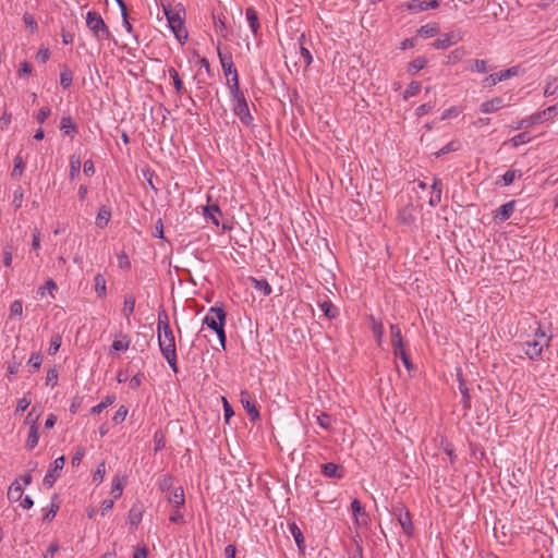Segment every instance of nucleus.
I'll return each mask as SVG.
<instances>
[{
  "label": "nucleus",
  "mask_w": 558,
  "mask_h": 558,
  "mask_svg": "<svg viewBox=\"0 0 558 558\" xmlns=\"http://www.w3.org/2000/svg\"><path fill=\"white\" fill-rule=\"evenodd\" d=\"M170 29L174 34L175 38L180 43H184L187 39V32L184 27V20L181 19L180 21H177L173 25L170 26Z\"/></svg>",
  "instance_id": "c85d7f7f"
},
{
  "label": "nucleus",
  "mask_w": 558,
  "mask_h": 558,
  "mask_svg": "<svg viewBox=\"0 0 558 558\" xmlns=\"http://www.w3.org/2000/svg\"><path fill=\"white\" fill-rule=\"evenodd\" d=\"M558 90V78L554 77L550 81L547 82L545 88H544V95L546 97H550L555 95Z\"/></svg>",
  "instance_id": "4d7b16f0"
},
{
  "label": "nucleus",
  "mask_w": 558,
  "mask_h": 558,
  "mask_svg": "<svg viewBox=\"0 0 558 558\" xmlns=\"http://www.w3.org/2000/svg\"><path fill=\"white\" fill-rule=\"evenodd\" d=\"M24 167H25V163L23 161V158L17 156L15 159H14V168L12 170V178H17V177H21L23 171H24Z\"/></svg>",
  "instance_id": "bf43d9fd"
},
{
  "label": "nucleus",
  "mask_w": 558,
  "mask_h": 558,
  "mask_svg": "<svg viewBox=\"0 0 558 558\" xmlns=\"http://www.w3.org/2000/svg\"><path fill=\"white\" fill-rule=\"evenodd\" d=\"M519 72H520V68L519 66H511V68H509L507 70L499 71L497 73H493V74L486 76L483 80V86L484 87H492V86L496 85L499 82H502L505 80H508V78H510L512 76L518 75Z\"/></svg>",
  "instance_id": "0eeeda50"
},
{
  "label": "nucleus",
  "mask_w": 558,
  "mask_h": 558,
  "mask_svg": "<svg viewBox=\"0 0 558 558\" xmlns=\"http://www.w3.org/2000/svg\"><path fill=\"white\" fill-rule=\"evenodd\" d=\"M289 530L296 543L298 548L300 550H303L304 549V536H303L301 529L296 525V523L292 522L289 524Z\"/></svg>",
  "instance_id": "e433bc0d"
},
{
  "label": "nucleus",
  "mask_w": 558,
  "mask_h": 558,
  "mask_svg": "<svg viewBox=\"0 0 558 558\" xmlns=\"http://www.w3.org/2000/svg\"><path fill=\"white\" fill-rule=\"evenodd\" d=\"M58 371L56 367H51L47 371L46 375V385H51L54 387L58 383Z\"/></svg>",
  "instance_id": "338daca9"
},
{
  "label": "nucleus",
  "mask_w": 558,
  "mask_h": 558,
  "mask_svg": "<svg viewBox=\"0 0 558 558\" xmlns=\"http://www.w3.org/2000/svg\"><path fill=\"white\" fill-rule=\"evenodd\" d=\"M144 513L142 504H134L129 511V522L132 527H137L141 523Z\"/></svg>",
  "instance_id": "f3484780"
},
{
  "label": "nucleus",
  "mask_w": 558,
  "mask_h": 558,
  "mask_svg": "<svg viewBox=\"0 0 558 558\" xmlns=\"http://www.w3.org/2000/svg\"><path fill=\"white\" fill-rule=\"evenodd\" d=\"M162 11L167 17L169 27L177 23V21L183 19L182 14L185 15V10L180 4L175 9L171 8L170 4H162Z\"/></svg>",
  "instance_id": "f8f14e48"
},
{
  "label": "nucleus",
  "mask_w": 558,
  "mask_h": 558,
  "mask_svg": "<svg viewBox=\"0 0 558 558\" xmlns=\"http://www.w3.org/2000/svg\"><path fill=\"white\" fill-rule=\"evenodd\" d=\"M468 63H469V70L471 72L486 73V72L493 70V66H489L488 62L486 60L471 59L468 61Z\"/></svg>",
  "instance_id": "bb28decb"
},
{
  "label": "nucleus",
  "mask_w": 558,
  "mask_h": 558,
  "mask_svg": "<svg viewBox=\"0 0 558 558\" xmlns=\"http://www.w3.org/2000/svg\"><path fill=\"white\" fill-rule=\"evenodd\" d=\"M319 307L324 315L329 319H335L339 315L338 308L330 301L319 303Z\"/></svg>",
  "instance_id": "c9c22d12"
},
{
  "label": "nucleus",
  "mask_w": 558,
  "mask_h": 558,
  "mask_svg": "<svg viewBox=\"0 0 558 558\" xmlns=\"http://www.w3.org/2000/svg\"><path fill=\"white\" fill-rule=\"evenodd\" d=\"M402 7L407 8V10L411 13L425 11L424 1L421 0L407 1L402 4Z\"/></svg>",
  "instance_id": "de8ad7c7"
},
{
  "label": "nucleus",
  "mask_w": 558,
  "mask_h": 558,
  "mask_svg": "<svg viewBox=\"0 0 558 558\" xmlns=\"http://www.w3.org/2000/svg\"><path fill=\"white\" fill-rule=\"evenodd\" d=\"M232 110L244 125L248 126L252 123L253 117L250 113L247 101L233 104Z\"/></svg>",
  "instance_id": "ddd939ff"
},
{
  "label": "nucleus",
  "mask_w": 558,
  "mask_h": 558,
  "mask_svg": "<svg viewBox=\"0 0 558 558\" xmlns=\"http://www.w3.org/2000/svg\"><path fill=\"white\" fill-rule=\"evenodd\" d=\"M123 340H114L111 344L112 350L114 351H124L130 347V340L126 335H122Z\"/></svg>",
  "instance_id": "13d9d810"
},
{
  "label": "nucleus",
  "mask_w": 558,
  "mask_h": 558,
  "mask_svg": "<svg viewBox=\"0 0 558 558\" xmlns=\"http://www.w3.org/2000/svg\"><path fill=\"white\" fill-rule=\"evenodd\" d=\"M158 345L160 352H174L175 349V338L174 333L169 325V317L165 308H160L158 312Z\"/></svg>",
  "instance_id": "f03ea898"
},
{
  "label": "nucleus",
  "mask_w": 558,
  "mask_h": 558,
  "mask_svg": "<svg viewBox=\"0 0 558 558\" xmlns=\"http://www.w3.org/2000/svg\"><path fill=\"white\" fill-rule=\"evenodd\" d=\"M65 464V457L61 456L57 458L50 465L43 480V484L47 488H51L60 476V472L63 470Z\"/></svg>",
  "instance_id": "39448f33"
},
{
  "label": "nucleus",
  "mask_w": 558,
  "mask_h": 558,
  "mask_svg": "<svg viewBox=\"0 0 558 558\" xmlns=\"http://www.w3.org/2000/svg\"><path fill=\"white\" fill-rule=\"evenodd\" d=\"M421 90V83L418 82H411L408 87L403 92V99H409L410 97H413L418 94Z\"/></svg>",
  "instance_id": "09e8293b"
},
{
  "label": "nucleus",
  "mask_w": 558,
  "mask_h": 558,
  "mask_svg": "<svg viewBox=\"0 0 558 558\" xmlns=\"http://www.w3.org/2000/svg\"><path fill=\"white\" fill-rule=\"evenodd\" d=\"M531 141V136L529 133L526 132H522V133H519L517 135H514L512 138H511V143L513 146H519V145H522V144H526Z\"/></svg>",
  "instance_id": "0e129e2a"
},
{
  "label": "nucleus",
  "mask_w": 558,
  "mask_h": 558,
  "mask_svg": "<svg viewBox=\"0 0 558 558\" xmlns=\"http://www.w3.org/2000/svg\"><path fill=\"white\" fill-rule=\"evenodd\" d=\"M19 350L15 349L13 351V356H12V360H10L7 364V371H8V378L11 377V375H15L19 369H20V366L22 364V360L24 359V355L23 354H17Z\"/></svg>",
  "instance_id": "b1692460"
},
{
  "label": "nucleus",
  "mask_w": 558,
  "mask_h": 558,
  "mask_svg": "<svg viewBox=\"0 0 558 558\" xmlns=\"http://www.w3.org/2000/svg\"><path fill=\"white\" fill-rule=\"evenodd\" d=\"M317 423L318 425L324 429H330L332 417L328 413H322L317 416Z\"/></svg>",
  "instance_id": "e2e57ef3"
},
{
  "label": "nucleus",
  "mask_w": 558,
  "mask_h": 558,
  "mask_svg": "<svg viewBox=\"0 0 558 558\" xmlns=\"http://www.w3.org/2000/svg\"><path fill=\"white\" fill-rule=\"evenodd\" d=\"M116 401V396H107L104 400L97 405L90 409L92 414H100L105 409L110 407Z\"/></svg>",
  "instance_id": "37998d69"
},
{
  "label": "nucleus",
  "mask_w": 558,
  "mask_h": 558,
  "mask_svg": "<svg viewBox=\"0 0 558 558\" xmlns=\"http://www.w3.org/2000/svg\"><path fill=\"white\" fill-rule=\"evenodd\" d=\"M168 73H169V76L172 78L173 81V86H174V89L177 92V94H180V95H183L186 93V88L179 75V73L177 72V70L174 68H169L168 69Z\"/></svg>",
  "instance_id": "7c9ffc66"
},
{
  "label": "nucleus",
  "mask_w": 558,
  "mask_h": 558,
  "mask_svg": "<svg viewBox=\"0 0 558 558\" xmlns=\"http://www.w3.org/2000/svg\"><path fill=\"white\" fill-rule=\"evenodd\" d=\"M227 84H228L233 104L246 101L244 93L240 89L239 74H235V77L228 78Z\"/></svg>",
  "instance_id": "9b49d317"
},
{
  "label": "nucleus",
  "mask_w": 558,
  "mask_h": 558,
  "mask_svg": "<svg viewBox=\"0 0 558 558\" xmlns=\"http://www.w3.org/2000/svg\"><path fill=\"white\" fill-rule=\"evenodd\" d=\"M253 287L256 291L260 292L264 296H268L271 293V287L266 279L251 278Z\"/></svg>",
  "instance_id": "ea45409f"
},
{
  "label": "nucleus",
  "mask_w": 558,
  "mask_h": 558,
  "mask_svg": "<svg viewBox=\"0 0 558 558\" xmlns=\"http://www.w3.org/2000/svg\"><path fill=\"white\" fill-rule=\"evenodd\" d=\"M216 214L221 215V210L218 205H207L203 208V215L206 219L211 220L215 226H219V220Z\"/></svg>",
  "instance_id": "c756f323"
},
{
  "label": "nucleus",
  "mask_w": 558,
  "mask_h": 558,
  "mask_svg": "<svg viewBox=\"0 0 558 558\" xmlns=\"http://www.w3.org/2000/svg\"><path fill=\"white\" fill-rule=\"evenodd\" d=\"M168 501L177 509H180L185 504L184 490L182 487H177L168 496Z\"/></svg>",
  "instance_id": "393cba45"
},
{
  "label": "nucleus",
  "mask_w": 558,
  "mask_h": 558,
  "mask_svg": "<svg viewBox=\"0 0 558 558\" xmlns=\"http://www.w3.org/2000/svg\"><path fill=\"white\" fill-rule=\"evenodd\" d=\"M322 473L329 478H342L343 472L340 471V466L336 463L328 462L322 464Z\"/></svg>",
  "instance_id": "4be33fe9"
},
{
  "label": "nucleus",
  "mask_w": 558,
  "mask_h": 558,
  "mask_svg": "<svg viewBox=\"0 0 558 558\" xmlns=\"http://www.w3.org/2000/svg\"><path fill=\"white\" fill-rule=\"evenodd\" d=\"M304 41H305V36H304V34H302L299 38L300 57H301L302 61L304 62L305 66H308L313 61V57H312L311 51L303 46Z\"/></svg>",
  "instance_id": "79ce46f5"
},
{
  "label": "nucleus",
  "mask_w": 558,
  "mask_h": 558,
  "mask_svg": "<svg viewBox=\"0 0 558 558\" xmlns=\"http://www.w3.org/2000/svg\"><path fill=\"white\" fill-rule=\"evenodd\" d=\"M162 356L166 359V361L168 362L169 366L171 367V369L174 372V373H178L179 369H178V364H177V351L174 352H163L161 353Z\"/></svg>",
  "instance_id": "680f3d73"
},
{
  "label": "nucleus",
  "mask_w": 558,
  "mask_h": 558,
  "mask_svg": "<svg viewBox=\"0 0 558 558\" xmlns=\"http://www.w3.org/2000/svg\"><path fill=\"white\" fill-rule=\"evenodd\" d=\"M81 166H82L81 157L77 155H72L70 157V173H69L70 180L73 181L80 175Z\"/></svg>",
  "instance_id": "f704fd0d"
},
{
  "label": "nucleus",
  "mask_w": 558,
  "mask_h": 558,
  "mask_svg": "<svg viewBox=\"0 0 558 558\" xmlns=\"http://www.w3.org/2000/svg\"><path fill=\"white\" fill-rule=\"evenodd\" d=\"M508 105L509 104L506 102L505 98L498 96L482 102L481 111L483 113H493Z\"/></svg>",
  "instance_id": "4468645a"
},
{
  "label": "nucleus",
  "mask_w": 558,
  "mask_h": 558,
  "mask_svg": "<svg viewBox=\"0 0 558 558\" xmlns=\"http://www.w3.org/2000/svg\"><path fill=\"white\" fill-rule=\"evenodd\" d=\"M111 218V210L107 206H101L96 217V226L104 229L108 226Z\"/></svg>",
  "instance_id": "cd10ccee"
},
{
  "label": "nucleus",
  "mask_w": 558,
  "mask_h": 558,
  "mask_svg": "<svg viewBox=\"0 0 558 558\" xmlns=\"http://www.w3.org/2000/svg\"><path fill=\"white\" fill-rule=\"evenodd\" d=\"M226 320L227 313L219 306H211L203 319V324L217 333L219 343L223 350L227 344V335L225 330Z\"/></svg>",
  "instance_id": "f257e3e1"
},
{
  "label": "nucleus",
  "mask_w": 558,
  "mask_h": 558,
  "mask_svg": "<svg viewBox=\"0 0 558 558\" xmlns=\"http://www.w3.org/2000/svg\"><path fill=\"white\" fill-rule=\"evenodd\" d=\"M57 498H58V496L54 495L53 498H52L50 507L46 510V513L44 515V520L45 521H51L56 517V514H57V512L59 510V507H60L58 502H54V500Z\"/></svg>",
  "instance_id": "864d4df0"
},
{
  "label": "nucleus",
  "mask_w": 558,
  "mask_h": 558,
  "mask_svg": "<svg viewBox=\"0 0 558 558\" xmlns=\"http://www.w3.org/2000/svg\"><path fill=\"white\" fill-rule=\"evenodd\" d=\"M23 488L19 483V480H15L9 487L8 490V499L12 502L19 501L22 499Z\"/></svg>",
  "instance_id": "2f4dec72"
},
{
  "label": "nucleus",
  "mask_w": 558,
  "mask_h": 558,
  "mask_svg": "<svg viewBox=\"0 0 558 558\" xmlns=\"http://www.w3.org/2000/svg\"><path fill=\"white\" fill-rule=\"evenodd\" d=\"M240 401L245 409L251 422H256L260 418L259 411L257 410L255 402L252 401V397L248 391H241Z\"/></svg>",
  "instance_id": "9d476101"
},
{
  "label": "nucleus",
  "mask_w": 558,
  "mask_h": 558,
  "mask_svg": "<svg viewBox=\"0 0 558 558\" xmlns=\"http://www.w3.org/2000/svg\"><path fill=\"white\" fill-rule=\"evenodd\" d=\"M135 310V296L133 294H126L124 296L122 315L129 319Z\"/></svg>",
  "instance_id": "473e14b6"
},
{
  "label": "nucleus",
  "mask_w": 558,
  "mask_h": 558,
  "mask_svg": "<svg viewBox=\"0 0 558 558\" xmlns=\"http://www.w3.org/2000/svg\"><path fill=\"white\" fill-rule=\"evenodd\" d=\"M60 130L62 131L63 135H68L71 137H73L77 133V126L70 116L62 117L60 122Z\"/></svg>",
  "instance_id": "5701e85b"
},
{
  "label": "nucleus",
  "mask_w": 558,
  "mask_h": 558,
  "mask_svg": "<svg viewBox=\"0 0 558 558\" xmlns=\"http://www.w3.org/2000/svg\"><path fill=\"white\" fill-rule=\"evenodd\" d=\"M61 343H62L61 336L59 333H54L50 339L48 353L50 355H54L59 351Z\"/></svg>",
  "instance_id": "8fccbe9b"
},
{
  "label": "nucleus",
  "mask_w": 558,
  "mask_h": 558,
  "mask_svg": "<svg viewBox=\"0 0 558 558\" xmlns=\"http://www.w3.org/2000/svg\"><path fill=\"white\" fill-rule=\"evenodd\" d=\"M245 16H246V20L248 22L252 33L254 34V36H257L258 31L260 28V24H259L258 14H257L256 10L253 7L247 8L245 11Z\"/></svg>",
  "instance_id": "412c9836"
},
{
  "label": "nucleus",
  "mask_w": 558,
  "mask_h": 558,
  "mask_svg": "<svg viewBox=\"0 0 558 558\" xmlns=\"http://www.w3.org/2000/svg\"><path fill=\"white\" fill-rule=\"evenodd\" d=\"M558 114V102L556 105L549 106L546 109L535 112L532 116L522 119L514 130L529 129L535 124H538L543 121H547L553 119Z\"/></svg>",
  "instance_id": "20e7f679"
},
{
  "label": "nucleus",
  "mask_w": 558,
  "mask_h": 558,
  "mask_svg": "<svg viewBox=\"0 0 558 558\" xmlns=\"http://www.w3.org/2000/svg\"><path fill=\"white\" fill-rule=\"evenodd\" d=\"M43 363V355L40 352L32 353L31 357L27 361V365L29 366V372H37Z\"/></svg>",
  "instance_id": "c03bdc74"
},
{
  "label": "nucleus",
  "mask_w": 558,
  "mask_h": 558,
  "mask_svg": "<svg viewBox=\"0 0 558 558\" xmlns=\"http://www.w3.org/2000/svg\"><path fill=\"white\" fill-rule=\"evenodd\" d=\"M37 420H38V415H36L35 420L31 422L28 437L26 440V448H28L29 450L34 449L38 445L39 434H38Z\"/></svg>",
  "instance_id": "aec40b11"
},
{
  "label": "nucleus",
  "mask_w": 558,
  "mask_h": 558,
  "mask_svg": "<svg viewBox=\"0 0 558 558\" xmlns=\"http://www.w3.org/2000/svg\"><path fill=\"white\" fill-rule=\"evenodd\" d=\"M95 292L98 298L104 299L107 295L106 279L101 274H97L94 278Z\"/></svg>",
  "instance_id": "4c0bfd02"
},
{
  "label": "nucleus",
  "mask_w": 558,
  "mask_h": 558,
  "mask_svg": "<svg viewBox=\"0 0 558 558\" xmlns=\"http://www.w3.org/2000/svg\"><path fill=\"white\" fill-rule=\"evenodd\" d=\"M126 415H128V408L125 405H121L114 413L112 421L116 424H120L125 420Z\"/></svg>",
  "instance_id": "774afa93"
},
{
  "label": "nucleus",
  "mask_w": 558,
  "mask_h": 558,
  "mask_svg": "<svg viewBox=\"0 0 558 558\" xmlns=\"http://www.w3.org/2000/svg\"><path fill=\"white\" fill-rule=\"evenodd\" d=\"M351 510L353 512L355 523L357 525H367L368 524V514L362 507V504L359 499H353L351 502Z\"/></svg>",
  "instance_id": "2eb2a0df"
},
{
  "label": "nucleus",
  "mask_w": 558,
  "mask_h": 558,
  "mask_svg": "<svg viewBox=\"0 0 558 558\" xmlns=\"http://www.w3.org/2000/svg\"><path fill=\"white\" fill-rule=\"evenodd\" d=\"M439 33V25L435 22L427 23L425 25H422L417 29V35L422 38H432Z\"/></svg>",
  "instance_id": "a878e982"
},
{
  "label": "nucleus",
  "mask_w": 558,
  "mask_h": 558,
  "mask_svg": "<svg viewBox=\"0 0 558 558\" xmlns=\"http://www.w3.org/2000/svg\"><path fill=\"white\" fill-rule=\"evenodd\" d=\"M426 64L427 59L425 57H417L409 63L407 71L410 75H415L418 71L423 70Z\"/></svg>",
  "instance_id": "72a5a7b5"
},
{
  "label": "nucleus",
  "mask_w": 558,
  "mask_h": 558,
  "mask_svg": "<svg viewBox=\"0 0 558 558\" xmlns=\"http://www.w3.org/2000/svg\"><path fill=\"white\" fill-rule=\"evenodd\" d=\"M371 322H372V332H373L374 337L377 339V341L379 342L384 335V326L380 322H377L373 316H371Z\"/></svg>",
  "instance_id": "603ef678"
},
{
  "label": "nucleus",
  "mask_w": 558,
  "mask_h": 558,
  "mask_svg": "<svg viewBox=\"0 0 558 558\" xmlns=\"http://www.w3.org/2000/svg\"><path fill=\"white\" fill-rule=\"evenodd\" d=\"M521 177H522L521 170L510 169V170L506 171L505 174L501 177L502 185L508 186L514 182L515 178H521Z\"/></svg>",
  "instance_id": "49530a36"
},
{
  "label": "nucleus",
  "mask_w": 558,
  "mask_h": 558,
  "mask_svg": "<svg viewBox=\"0 0 558 558\" xmlns=\"http://www.w3.org/2000/svg\"><path fill=\"white\" fill-rule=\"evenodd\" d=\"M173 477L169 474H165L159 478L158 486L161 492H168L172 488Z\"/></svg>",
  "instance_id": "5fc2aeb1"
},
{
  "label": "nucleus",
  "mask_w": 558,
  "mask_h": 558,
  "mask_svg": "<svg viewBox=\"0 0 558 558\" xmlns=\"http://www.w3.org/2000/svg\"><path fill=\"white\" fill-rule=\"evenodd\" d=\"M390 333H391V345L393 353H398L399 349L403 347V339L401 335V329L399 325L392 324L390 325Z\"/></svg>",
  "instance_id": "6ab92c4d"
},
{
  "label": "nucleus",
  "mask_w": 558,
  "mask_h": 558,
  "mask_svg": "<svg viewBox=\"0 0 558 558\" xmlns=\"http://www.w3.org/2000/svg\"><path fill=\"white\" fill-rule=\"evenodd\" d=\"M393 514L398 518L403 532L411 536L413 534L414 526L409 510L402 504H399L393 508Z\"/></svg>",
  "instance_id": "423d86ee"
},
{
  "label": "nucleus",
  "mask_w": 558,
  "mask_h": 558,
  "mask_svg": "<svg viewBox=\"0 0 558 558\" xmlns=\"http://www.w3.org/2000/svg\"><path fill=\"white\" fill-rule=\"evenodd\" d=\"M73 82V72L66 66L63 65L60 73V85L63 89H68L71 87Z\"/></svg>",
  "instance_id": "58836bf2"
},
{
  "label": "nucleus",
  "mask_w": 558,
  "mask_h": 558,
  "mask_svg": "<svg viewBox=\"0 0 558 558\" xmlns=\"http://www.w3.org/2000/svg\"><path fill=\"white\" fill-rule=\"evenodd\" d=\"M220 46H221V44L218 43L217 51H218V57H219L221 66L231 64L233 62L231 52L228 50L222 51Z\"/></svg>",
  "instance_id": "3c124183"
},
{
  "label": "nucleus",
  "mask_w": 558,
  "mask_h": 558,
  "mask_svg": "<svg viewBox=\"0 0 558 558\" xmlns=\"http://www.w3.org/2000/svg\"><path fill=\"white\" fill-rule=\"evenodd\" d=\"M214 25L216 33H218L222 38L227 39L229 37V29L226 22L220 16L216 17L214 15Z\"/></svg>",
  "instance_id": "a18cd8bd"
},
{
  "label": "nucleus",
  "mask_w": 558,
  "mask_h": 558,
  "mask_svg": "<svg viewBox=\"0 0 558 558\" xmlns=\"http://www.w3.org/2000/svg\"><path fill=\"white\" fill-rule=\"evenodd\" d=\"M514 207H515V201H510V202L501 205L499 208H497L494 211V218L501 222L508 220L511 217V215L514 210Z\"/></svg>",
  "instance_id": "dca6fc26"
},
{
  "label": "nucleus",
  "mask_w": 558,
  "mask_h": 558,
  "mask_svg": "<svg viewBox=\"0 0 558 558\" xmlns=\"http://www.w3.org/2000/svg\"><path fill=\"white\" fill-rule=\"evenodd\" d=\"M105 474H106V463H105V461H101L97 465L96 471L93 474V482L101 483L104 481Z\"/></svg>",
  "instance_id": "6e6d98bb"
},
{
  "label": "nucleus",
  "mask_w": 558,
  "mask_h": 558,
  "mask_svg": "<svg viewBox=\"0 0 558 558\" xmlns=\"http://www.w3.org/2000/svg\"><path fill=\"white\" fill-rule=\"evenodd\" d=\"M524 345L526 356L532 361H538L542 359L544 348L549 347V339L526 341Z\"/></svg>",
  "instance_id": "6e6552de"
},
{
  "label": "nucleus",
  "mask_w": 558,
  "mask_h": 558,
  "mask_svg": "<svg viewBox=\"0 0 558 558\" xmlns=\"http://www.w3.org/2000/svg\"><path fill=\"white\" fill-rule=\"evenodd\" d=\"M459 390L462 395L463 408L468 409V410L471 409L470 391H469V388L466 387L464 379H462L460 376H459Z\"/></svg>",
  "instance_id": "a19ab883"
},
{
  "label": "nucleus",
  "mask_w": 558,
  "mask_h": 558,
  "mask_svg": "<svg viewBox=\"0 0 558 558\" xmlns=\"http://www.w3.org/2000/svg\"><path fill=\"white\" fill-rule=\"evenodd\" d=\"M463 56H464V49L457 48L453 51H451L450 54L448 56L447 63L448 64L457 63L458 61H460L462 59Z\"/></svg>",
  "instance_id": "69168bd1"
},
{
  "label": "nucleus",
  "mask_w": 558,
  "mask_h": 558,
  "mask_svg": "<svg viewBox=\"0 0 558 558\" xmlns=\"http://www.w3.org/2000/svg\"><path fill=\"white\" fill-rule=\"evenodd\" d=\"M463 39V34L460 31H451L449 33L444 34L440 38L436 39L432 46L435 49H447L450 46L461 41Z\"/></svg>",
  "instance_id": "1a4fd4ad"
},
{
  "label": "nucleus",
  "mask_w": 558,
  "mask_h": 558,
  "mask_svg": "<svg viewBox=\"0 0 558 558\" xmlns=\"http://www.w3.org/2000/svg\"><path fill=\"white\" fill-rule=\"evenodd\" d=\"M86 26L98 41L108 40L111 37L108 25L105 23L101 15L95 11L87 12Z\"/></svg>",
  "instance_id": "7ed1b4c3"
},
{
  "label": "nucleus",
  "mask_w": 558,
  "mask_h": 558,
  "mask_svg": "<svg viewBox=\"0 0 558 558\" xmlns=\"http://www.w3.org/2000/svg\"><path fill=\"white\" fill-rule=\"evenodd\" d=\"M162 356L166 359V361L168 362L169 366L171 367V369L174 372V373H178L179 369H178V364H177V351L174 352H163L161 353Z\"/></svg>",
  "instance_id": "052dcab7"
},
{
  "label": "nucleus",
  "mask_w": 558,
  "mask_h": 558,
  "mask_svg": "<svg viewBox=\"0 0 558 558\" xmlns=\"http://www.w3.org/2000/svg\"><path fill=\"white\" fill-rule=\"evenodd\" d=\"M442 183L438 178H434L432 184V196L429 198V205L436 207L441 202Z\"/></svg>",
  "instance_id": "a211bd4d"
}]
</instances>
